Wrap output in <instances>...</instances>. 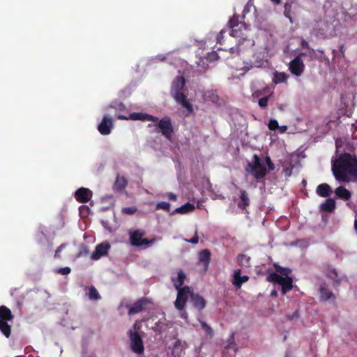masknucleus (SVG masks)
Segmentation results:
<instances>
[{"label":"nucleus","instance_id":"obj_1","mask_svg":"<svg viewBox=\"0 0 357 357\" xmlns=\"http://www.w3.org/2000/svg\"><path fill=\"white\" fill-rule=\"evenodd\" d=\"M332 172L336 180L348 182L350 176H357V158L348 153L332 161Z\"/></svg>","mask_w":357,"mask_h":357},{"label":"nucleus","instance_id":"obj_2","mask_svg":"<svg viewBox=\"0 0 357 357\" xmlns=\"http://www.w3.org/2000/svg\"><path fill=\"white\" fill-rule=\"evenodd\" d=\"M274 266L277 273H274L271 269H268L267 271L268 275L266 277V281L280 284L282 287V293L285 294L287 292L291 290L293 287V280L289 276L291 271L288 268H283L277 264Z\"/></svg>","mask_w":357,"mask_h":357},{"label":"nucleus","instance_id":"obj_3","mask_svg":"<svg viewBox=\"0 0 357 357\" xmlns=\"http://www.w3.org/2000/svg\"><path fill=\"white\" fill-rule=\"evenodd\" d=\"M185 85V80L184 77L177 76L172 82L170 93L178 104L187 109L189 112H192L193 111L192 106L186 99V96L183 93Z\"/></svg>","mask_w":357,"mask_h":357},{"label":"nucleus","instance_id":"obj_4","mask_svg":"<svg viewBox=\"0 0 357 357\" xmlns=\"http://www.w3.org/2000/svg\"><path fill=\"white\" fill-rule=\"evenodd\" d=\"M245 170L257 180L264 178L268 173L264 163L257 154L253 155L251 162H248Z\"/></svg>","mask_w":357,"mask_h":357},{"label":"nucleus","instance_id":"obj_5","mask_svg":"<svg viewBox=\"0 0 357 357\" xmlns=\"http://www.w3.org/2000/svg\"><path fill=\"white\" fill-rule=\"evenodd\" d=\"M134 331L130 330L128 332V335L130 340V348L132 351L136 354L142 355L144 353V346L142 338L138 331L139 327L135 324L133 326Z\"/></svg>","mask_w":357,"mask_h":357},{"label":"nucleus","instance_id":"obj_6","mask_svg":"<svg viewBox=\"0 0 357 357\" xmlns=\"http://www.w3.org/2000/svg\"><path fill=\"white\" fill-rule=\"evenodd\" d=\"M130 243L135 247L150 246L155 241V238L149 240L144 238L146 232L142 229L130 230L128 232Z\"/></svg>","mask_w":357,"mask_h":357},{"label":"nucleus","instance_id":"obj_7","mask_svg":"<svg viewBox=\"0 0 357 357\" xmlns=\"http://www.w3.org/2000/svg\"><path fill=\"white\" fill-rule=\"evenodd\" d=\"M158 123L156 126L159 128L157 132H161L162 135L167 139H171L174 132V128L172 123V120L169 117H165L156 121Z\"/></svg>","mask_w":357,"mask_h":357},{"label":"nucleus","instance_id":"obj_8","mask_svg":"<svg viewBox=\"0 0 357 357\" xmlns=\"http://www.w3.org/2000/svg\"><path fill=\"white\" fill-rule=\"evenodd\" d=\"M177 296L174 303L175 307L178 310H183L186 305V302L189 297L191 298L192 291L188 286H185L181 289H177Z\"/></svg>","mask_w":357,"mask_h":357},{"label":"nucleus","instance_id":"obj_9","mask_svg":"<svg viewBox=\"0 0 357 357\" xmlns=\"http://www.w3.org/2000/svg\"><path fill=\"white\" fill-rule=\"evenodd\" d=\"M118 119L121 120H132V121H150L153 122H155L158 121V118L151 114H148L146 113L142 112H133L130 114L128 116L124 115H118Z\"/></svg>","mask_w":357,"mask_h":357},{"label":"nucleus","instance_id":"obj_10","mask_svg":"<svg viewBox=\"0 0 357 357\" xmlns=\"http://www.w3.org/2000/svg\"><path fill=\"white\" fill-rule=\"evenodd\" d=\"M289 68L293 75L299 77L304 72L305 64L302 59L299 58V56H296L290 61Z\"/></svg>","mask_w":357,"mask_h":357},{"label":"nucleus","instance_id":"obj_11","mask_svg":"<svg viewBox=\"0 0 357 357\" xmlns=\"http://www.w3.org/2000/svg\"><path fill=\"white\" fill-rule=\"evenodd\" d=\"M229 25L231 29L230 35L233 37H238V31L241 30L243 26H245L244 23L239 22V16L236 14L230 19Z\"/></svg>","mask_w":357,"mask_h":357},{"label":"nucleus","instance_id":"obj_12","mask_svg":"<svg viewBox=\"0 0 357 357\" xmlns=\"http://www.w3.org/2000/svg\"><path fill=\"white\" fill-rule=\"evenodd\" d=\"M109 248L110 245L107 242L97 245L95 251L91 255V259L93 260H98L102 256L107 255Z\"/></svg>","mask_w":357,"mask_h":357},{"label":"nucleus","instance_id":"obj_13","mask_svg":"<svg viewBox=\"0 0 357 357\" xmlns=\"http://www.w3.org/2000/svg\"><path fill=\"white\" fill-rule=\"evenodd\" d=\"M113 127V121L111 117L105 116L98 126L99 132L102 135H107L110 134Z\"/></svg>","mask_w":357,"mask_h":357},{"label":"nucleus","instance_id":"obj_14","mask_svg":"<svg viewBox=\"0 0 357 357\" xmlns=\"http://www.w3.org/2000/svg\"><path fill=\"white\" fill-rule=\"evenodd\" d=\"M92 197V192L86 188H80L75 192V197L79 203L88 202Z\"/></svg>","mask_w":357,"mask_h":357},{"label":"nucleus","instance_id":"obj_15","mask_svg":"<svg viewBox=\"0 0 357 357\" xmlns=\"http://www.w3.org/2000/svg\"><path fill=\"white\" fill-rule=\"evenodd\" d=\"M148 303L147 298L139 299L129 308L128 314L132 315L144 311Z\"/></svg>","mask_w":357,"mask_h":357},{"label":"nucleus","instance_id":"obj_16","mask_svg":"<svg viewBox=\"0 0 357 357\" xmlns=\"http://www.w3.org/2000/svg\"><path fill=\"white\" fill-rule=\"evenodd\" d=\"M241 269L235 270L234 273L232 283L237 289H240L243 283L248 282L250 278L248 275L241 276Z\"/></svg>","mask_w":357,"mask_h":357},{"label":"nucleus","instance_id":"obj_17","mask_svg":"<svg viewBox=\"0 0 357 357\" xmlns=\"http://www.w3.org/2000/svg\"><path fill=\"white\" fill-rule=\"evenodd\" d=\"M211 252L208 249L202 250L199 253V262L202 264L204 271H207L211 261Z\"/></svg>","mask_w":357,"mask_h":357},{"label":"nucleus","instance_id":"obj_18","mask_svg":"<svg viewBox=\"0 0 357 357\" xmlns=\"http://www.w3.org/2000/svg\"><path fill=\"white\" fill-rule=\"evenodd\" d=\"M190 301L192 302L193 306L198 309L199 310H202L205 307L206 305V301L204 299L203 297L199 296L197 294H191V298Z\"/></svg>","mask_w":357,"mask_h":357},{"label":"nucleus","instance_id":"obj_19","mask_svg":"<svg viewBox=\"0 0 357 357\" xmlns=\"http://www.w3.org/2000/svg\"><path fill=\"white\" fill-rule=\"evenodd\" d=\"M331 187L326 183L319 184L316 188V193L321 197H328L332 193Z\"/></svg>","mask_w":357,"mask_h":357},{"label":"nucleus","instance_id":"obj_20","mask_svg":"<svg viewBox=\"0 0 357 357\" xmlns=\"http://www.w3.org/2000/svg\"><path fill=\"white\" fill-rule=\"evenodd\" d=\"M185 278L186 275L182 270L178 272V275L176 278H172V282H173L174 286L176 290L183 288L182 286L184 284Z\"/></svg>","mask_w":357,"mask_h":357},{"label":"nucleus","instance_id":"obj_21","mask_svg":"<svg viewBox=\"0 0 357 357\" xmlns=\"http://www.w3.org/2000/svg\"><path fill=\"white\" fill-rule=\"evenodd\" d=\"M320 300L322 301H328L329 300H335L334 294L330 291L326 287L321 286L319 289Z\"/></svg>","mask_w":357,"mask_h":357},{"label":"nucleus","instance_id":"obj_22","mask_svg":"<svg viewBox=\"0 0 357 357\" xmlns=\"http://www.w3.org/2000/svg\"><path fill=\"white\" fill-rule=\"evenodd\" d=\"M336 196L344 201L349 200L351 197V193L344 186H339L335 190Z\"/></svg>","mask_w":357,"mask_h":357},{"label":"nucleus","instance_id":"obj_23","mask_svg":"<svg viewBox=\"0 0 357 357\" xmlns=\"http://www.w3.org/2000/svg\"><path fill=\"white\" fill-rule=\"evenodd\" d=\"M0 319L13 321L14 315L12 314L11 310L5 305L0 306Z\"/></svg>","mask_w":357,"mask_h":357},{"label":"nucleus","instance_id":"obj_24","mask_svg":"<svg viewBox=\"0 0 357 357\" xmlns=\"http://www.w3.org/2000/svg\"><path fill=\"white\" fill-rule=\"evenodd\" d=\"M240 193L241 202L238 203V207L241 209H245L250 205L248 195L245 190H241Z\"/></svg>","mask_w":357,"mask_h":357},{"label":"nucleus","instance_id":"obj_25","mask_svg":"<svg viewBox=\"0 0 357 357\" xmlns=\"http://www.w3.org/2000/svg\"><path fill=\"white\" fill-rule=\"evenodd\" d=\"M335 208V202L332 198H328L323 204L321 205V210L323 211L331 213Z\"/></svg>","mask_w":357,"mask_h":357},{"label":"nucleus","instance_id":"obj_26","mask_svg":"<svg viewBox=\"0 0 357 357\" xmlns=\"http://www.w3.org/2000/svg\"><path fill=\"white\" fill-rule=\"evenodd\" d=\"M9 321L0 319V331L8 338L11 334V326L8 324Z\"/></svg>","mask_w":357,"mask_h":357},{"label":"nucleus","instance_id":"obj_27","mask_svg":"<svg viewBox=\"0 0 357 357\" xmlns=\"http://www.w3.org/2000/svg\"><path fill=\"white\" fill-rule=\"evenodd\" d=\"M195 206L189 202L183 204V206L178 207L175 209L174 213L184 214L188 212H191L195 210Z\"/></svg>","mask_w":357,"mask_h":357},{"label":"nucleus","instance_id":"obj_28","mask_svg":"<svg viewBox=\"0 0 357 357\" xmlns=\"http://www.w3.org/2000/svg\"><path fill=\"white\" fill-rule=\"evenodd\" d=\"M88 289L89 291L87 293V296L90 300L98 301L101 298L100 295L94 286L89 287Z\"/></svg>","mask_w":357,"mask_h":357},{"label":"nucleus","instance_id":"obj_29","mask_svg":"<svg viewBox=\"0 0 357 357\" xmlns=\"http://www.w3.org/2000/svg\"><path fill=\"white\" fill-rule=\"evenodd\" d=\"M238 263L241 266H250V257L245 254H239L237 257Z\"/></svg>","mask_w":357,"mask_h":357},{"label":"nucleus","instance_id":"obj_30","mask_svg":"<svg viewBox=\"0 0 357 357\" xmlns=\"http://www.w3.org/2000/svg\"><path fill=\"white\" fill-rule=\"evenodd\" d=\"M127 184V180L124 177L117 176L114 183V187L116 189L122 190L126 187Z\"/></svg>","mask_w":357,"mask_h":357},{"label":"nucleus","instance_id":"obj_31","mask_svg":"<svg viewBox=\"0 0 357 357\" xmlns=\"http://www.w3.org/2000/svg\"><path fill=\"white\" fill-rule=\"evenodd\" d=\"M287 79V76L284 73H278L276 72L274 74V77L273 79V82L275 84L283 83L286 82Z\"/></svg>","mask_w":357,"mask_h":357},{"label":"nucleus","instance_id":"obj_32","mask_svg":"<svg viewBox=\"0 0 357 357\" xmlns=\"http://www.w3.org/2000/svg\"><path fill=\"white\" fill-rule=\"evenodd\" d=\"M109 107L114 109L116 111L122 112L126 109L125 105L121 102L114 101L109 105Z\"/></svg>","mask_w":357,"mask_h":357},{"label":"nucleus","instance_id":"obj_33","mask_svg":"<svg viewBox=\"0 0 357 357\" xmlns=\"http://www.w3.org/2000/svg\"><path fill=\"white\" fill-rule=\"evenodd\" d=\"M155 208L157 210L162 209V210H164L165 211L169 212V211H170V204H169V203L165 202H158L156 204Z\"/></svg>","mask_w":357,"mask_h":357},{"label":"nucleus","instance_id":"obj_34","mask_svg":"<svg viewBox=\"0 0 357 357\" xmlns=\"http://www.w3.org/2000/svg\"><path fill=\"white\" fill-rule=\"evenodd\" d=\"M137 210L135 206L125 207L122 208V213L127 215H133L136 213Z\"/></svg>","mask_w":357,"mask_h":357},{"label":"nucleus","instance_id":"obj_35","mask_svg":"<svg viewBox=\"0 0 357 357\" xmlns=\"http://www.w3.org/2000/svg\"><path fill=\"white\" fill-rule=\"evenodd\" d=\"M268 98H269V96L259 98L258 100L259 106L261 108H266L268 105Z\"/></svg>","mask_w":357,"mask_h":357},{"label":"nucleus","instance_id":"obj_36","mask_svg":"<svg viewBox=\"0 0 357 357\" xmlns=\"http://www.w3.org/2000/svg\"><path fill=\"white\" fill-rule=\"evenodd\" d=\"M328 277L333 280L336 283L339 284L340 280L338 279L337 273L335 269L330 271L328 273Z\"/></svg>","mask_w":357,"mask_h":357},{"label":"nucleus","instance_id":"obj_37","mask_svg":"<svg viewBox=\"0 0 357 357\" xmlns=\"http://www.w3.org/2000/svg\"><path fill=\"white\" fill-rule=\"evenodd\" d=\"M268 126L271 130H275L279 127L278 122L275 119H271Z\"/></svg>","mask_w":357,"mask_h":357},{"label":"nucleus","instance_id":"obj_38","mask_svg":"<svg viewBox=\"0 0 357 357\" xmlns=\"http://www.w3.org/2000/svg\"><path fill=\"white\" fill-rule=\"evenodd\" d=\"M201 326L202 329H204L206 333L209 335H213V330L211 326H209L206 322H202Z\"/></svg>","mask_w":357,"mask_h":357},{"label":"nucleus","instance_id":"obj_39","mask_svg":"<svg viewBox=\"0 0 357 357\" xmlns=\"http://www.w3.org/2000/svg\"><path fill=\"white\" fill-rule=\"evenodd\" d=\"M71 272V269L70 267H63V268H59L56 273H59L61 275H68Z\"/></svg>","mask_w":357,"mask_h":357},{"label":"nucleus","instance_id":"obj_40","mask_svg":"<svg viewBox=\"0 0 357 357\" xmlns=\"http://www.w3.org/2000/svg\"><path fill=\"white\" fill-rule=\"evenodd\" d=\"M265 160H266V163L268 166V170L269 171L274 170L275 165H274L273 162L271 161V158L269 156H266L265 158Z\"/></svg>","mask_w":357,"mask_h":357},{"label":"nucleus","instance_id":"obj_41","mask_svg":"<svg viewBox=\"0 0 357 357\" xmlns=\"http://www.w3.org/2000/svg\"><path fill=\"white\" fill-rule=\"evenodd\" d=\"M66 245L65 243H63L60 245L56 250L55 254H54V258H59L60 257V252L66 248Z\"/></svg>","mask_w":357,"mask_h":357},{"label":"nucleus","instance_id":"obj_42","mask_svg":"<svg viewBox=\"0 0 357 357\" xmlns=\"http://www.w3.org/2000/svg\"><path fill=\"white\" fill-rule=\"evenodd\" d=\"M301 46H302L303 47H305V48H307V49L310 50V52H311V53H312V54H314V50L313 49H312V48H310V47L309 43H308L306 40H303L301 41Z\"/></svg>","mask_w":357,"mask_h":357},{"label":"nucleus","instance_id":"obj_43","mask_svg":"<svg viewBox=\"0 0 357 357\" xmlns=\"http://www.w3.org/2000/svg\"><path fill=\"white\" fill-rule=\"evenodd\" d=\"M226 349H232L234 351V353L236 352L237 351V347H236V344L235 342H230L227 344V346L226 347Z\"/></svg>","mask_w":357,"mask_h":357},{"label":"nucleus","instance_id":"obj_44","mask_svg":"<svg viewBox=\"0 0 357 357\" xmlns=\"http://www.w3.org/2000/svg\"><path fill=\"white\" fill-rule=\"evenodd\" d=\"M167 197L171 201L175 202L177 200V196L175 194H174L173 192H168L167 194Z\"/></svg>","mask_w":357,"mask_h":357},{"label":"nucleus","instance_id":"obj_45","mask_svg":"<svg viewBox=\"0 0 357 357\" xmlns=\"http://www.w3.org/2000/svg\"><path fill=\"white\" fill-rule=\"evenodd\" d=\"M225 33V31L223 30H222L218 34V36H217V41H218V43H222V40L223 39V33Z\"/></svg>","mask_w":357,"mask_h":357},{"label":"nucleus","instance_id":"obj_46","mask_svg":"<svg viewBox=\"0 0 357 357\" xmlns=\"http://www.w3.org/2000/svg\"><path fill=\"white\" fill-rule=\"evenodd\" d=\"M268 88H264L263 90L257 91L254 93V96H259L261 94L266 93L267 92Z\"/></svg>","mask_w":357,"mask_h":357},{"label":"nucleus","instance_id":"obj_47","mask_svg":"<svg viewBox=\"0 0 357 357\" xmlns=\"http://www.w3.org/2000/svg\"><path fill=\"white\" fill-rule=\"evenodd\" d=\"M199 241V237L197 234H196L195 236L192 238L190 240H188V242L191 243L192 244H197Z\"/></svg>","mask_w":357,"mask_h":357},{"label":"nucleus","instance_id":"obj_48","mask_svg":"<svg viewBox=\"0 0 357 357\" xmlns=\"http://www.w3.org/2000/svg\"><path fill=\"white\" fill-rule=\"evenodd\" d=\"M219 59V56L216 52H212L209 56L210 60H218Z\"/></svg>","mask_w":357,"mask_h":357},{"label":"nucleus","instance_id":"obj_49","mask_svg":"<svg viewBox=\"0 0 357 357\" xmlns=\"http://www.w3.org/2000/svg\"><path fill=\"white\" fill-rule=\"evenodd\" d=\"M306 53L305 52H300L296 56H299V58L302 59L303 56H306Z\"/></svg>","mask_w":357,"mask_h":357},{"label":"nucleus","instance_id":"obj_50","mask_svg":"<svg viewBox=\"0 0 357 357\" xmlns=\"http://www.w3.org/2000/svg\"><path fill=\"white\" fill-rule=\"evenodd\" d=\"M340 52L344 54V46L343 45H341L340 47Z\"/></svg>","mask_w":357,"mask_h":357},{"label":"nucleus","instance_id":"obj_51","mask_svg":"<svg viewBox=\"0 0 357 357\" xmlns=\"http://www.w3.org/2000/svg\"><path fill=\"white\" fill-rule=\"evenodd\" d=\"M218 99V96L213 93V101H214V102L217 101Z\"/></svg>","mask_w":357,"mask_h":357},{"label":"nucleus","instance_id":"obj_52","mask_svg":"<svg viewBox=\"0 0 357 357\" xmlns=\"http://www.w3.org/2000/svg\"><path fill=\"white\" fill-rule=\"evenodd\" d=\"M274 3L279 4L281 2V0H271Z\"/></svg>","mask_w":357,"mask_h":357},{"label":"nucleus","instance_id":"obj_53","mask_svg":"<svg viewBox=\"0 0 357 357\" xmlns=\"http://www.w3.org/2000/svg\"><path fill=\"white\" fill-rule=\"evenodd\" d=\"M354 228L357 231V219L355 220V222H354Z\"/></svg>","mask_w":357,"mask_h":357},{"label":"nucleus","instance_id":"obj_54","mask_svg":"<svg viewBox=\"0 0 357 357\" xmlns=\"http://www.w3.org/2000/svg\"><path fill=\"white\" fill-rule=\"evenodd\" d=\"M271 296H277V291L275 290L272 291Z\"/></svg>","mask_w":357,"mask_h":357},{"label":"nucleus","instance_id":"obj_55","mask_svg":"<svg viewBox=\"0 0 357 357\" xmlns=\"http://www.w3.org/2000/svg\"><path fill=\"white\" fill-rule=\"evenodd\" d=\"M319 52H320L321 53H324V51H321V50H318Z\"/></svg>","mask_w":357,"mask_h":357}]
</instances>
